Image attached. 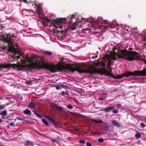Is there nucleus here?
I'll list each match as a JSON object with an SVG mask.
<instances>
[{
  "label": "nucleus",
  "mask_w": 146,
  "mask_h": 146,
  "mask_svg": "<svg viewBox=\"0 0 146 146\" xmlns=\"http://www.w3.org/2000/svg\"><path fill=\"white\" fill-rule=\"evenodd\" d=\"M9 124L11 126H14V127H15L14 121L11 122L9 123Z\"/></svg>",
  "instance_id": "obj_37"
},
{
  "label": "nucleus",
  "mask_w": 146,
  "mask_h": 146,
  "mask_svg": "<svg viewBox=\"0 0 146 146\" xmlns=\"http://www.w3.org/2000/svg\"><path fill=\"white\" fill-rule=\"evenodd\" d=\"M17 120H24V119H23L21 118H17Z\"/></svg>",
  "instance_id": "obj_44"
},
{
  "label": "nucleus",
  "mask_w": 146,
  "mask_h": 146,
  "mask_svg": "<svg viewBox=\"0 0 146 146\" xmlns=\"http://www.w3.org/2000/svg\"><path fill=\"white\" fill-rule=\"evenodd\" d=\"M5 63L1 64H0V68H5Z\"/></svg>",
  "instance_id": "obj_32"
},
{
  "label": "nucleus",
  "mask_w": 146,
  "mask_h": 146,
  "mask_svg": "<svg viewBox=\"0 0 146 146\" xmlns=\"http://www.w3.org/2000/svg\"><path fill=\"white\" fill-rule=\"evenodd\" d=\"M65 94V92L64 91H62L61 92V95H64Z\"/></svg>",
  "instance_id": "obj_45"
},
{
  "label": "nucleus",
  "mask_w": 146,
  "mask_h": 146,
  "mask_svg": "<svg viewBox=\"0 0 146 146\" xmlns=\"http://www.w3.org/2000/svg\"><path fill=\"white\" fill-rule=\"evenodd\" d=\"M11 67L20 71L26 70L29 72H32L33 69L39 68L48 70L52 73L55 72L57 70L62 71L63 69H67L72 72L76 71L82 74L87 73V66L84 65L80 66L76 64L72 65L68 64L67 65L58 64L56 65L48 63H45L43 59H41L38 63L31 64L27 66L23 65L20 63L18 64L5 63V68H10Z\"/></svg>",
  "instance_id": "obj_1"
},
{
  "label": "nucleus",
  "mask_w": 146,
  "mask_h": 146,
  "mask_svg": "<svg viewBox=\"0 0 146 146\" xmlns=\"http://www.w3.org/2000/svg\"><path fill=\"white\" fill-rule=\"evenodd\" d=\"M140 125L141 127H142V128H144L145 126V125L143 123H141Z\"/></svg>",
  "instance_id": "obj_35"
},
{
  "label": "nucleus",
  "mask_w": 146,
  "mask_h": 146,
  "mask_svg": "<svg viewBox=\"0 0 146 146\" xmlns=\"http://www.w3.org/2000/svg\"><path fill=\"white\" fill-rule=\"evenodd\" d=\"M50 105L52 108L55 109L58 111H62L63 110V108L62 107L58 106L54 102H51Z\"/></svg>",
  "instance_id": "obj_7"
},
{
  "label": "nucleus",
  "mask_w": 146,
  "mask_h": 146,
  "mask_svg": "<svg viewBox=\"0 0 146 146\" xmlns=\"http://www.w3.org/2000/svg\"><path fill=\"white\" fill-rule=\"evenodd\" d=\"M145 63L146 64V62H145ZM119 76L120 79L124 76L127 78L130 76H146V69H145L142 70H135L132 72L127 71L119 75Z\"/></svg>",
  "instance_id": "obj_4"
},
{
  "label": "nucleus",
  "mask_w": 146,
  "mask_h": 146,
  "mask_svg": "<svg viewBox=\"0 0 146 146\" xmlns=\"http://www.w3.org/2000/svg\"><path fill=\"white\" fill-rule=\"evenodd\" d=\"M60 86H61V88H65V89H67V88H68V87L66 85H60Z\"/></svg>",
  "instance_id": "obj_34"
},
{
  "label": "nucleus",
  "mask_w": 146,
  "mask_h": 146,
  "mask_svg": "<svg viewBox=\"0 0 146 146\" xmlns=\"http://www.w3.org/2000/svg\"><path fill=\"white\" fill-rule=\"evenodd\" d=\"M101 65L102 67H104L106 66V64L104 62L101 63Z\"/></svg>",
  "instance_id": "obj_38"
},
{
  "label": "nucleus",
  "mask_w": 146,
  "mask_h": 146,
  "mask_svg": "<svg viewBox=\"0 0 146 146\" xmlns=\"http://www.w3.org/2000/svg\"><path fill=\"white\" fill-rule=\"evenodd\" d=\"M42 120L43 123L46 125L47 126L49 125L48 123L45 119H42Z\"/></svg>",
  "instance_id": "obj_24"
},
{
  "label": "nucleus",
  "mask_w": 146,
  "mask_h": 146,
  "mask_svg": "<svg viewBox=\"0 0 146 146\" xmlns=\"http://www.w3.org/2000/svg\"><path fill=\"white\" fill-rule=\"evenodd\" d=\"M67 108L70 109H72L73 108L72 106L70 104H69L67 106Z\"/></svg>",
  "instance_id": "obj_29"
},
{
  "label": "nucleus",
  "mask_w": 146,
  "mask_h": 146,
  "mask_svg": "<svg viewBox=\"0 0 146 146\" xmlns=\"http://www.w3.org/2000/svg\"><path fill=\"white\" fill-rule=\"evenodd\" d=\"M101 61H99L97 62H96L95 64V65L96 66H98L101 63Z\"/></svg>",
  "instance_id": "obj_40"
},
{
  "label": "nucleus",
  "mask_w": 146,
  "mask_h": 146,
  "mask_svg": "<svg viewBox=\"0 0 146 146\" xmlns=\"http://www.w3.org/2000/svg\"><path fill=\"white\" fill-rule=\"evenodd\" d=\"M143 40L145 41H146V37L145 36L143 37Z\"/></svg>",
  "instance_id": "obj_50"
},
{
  "label": "nucleus",
  "mask_w": 146,
  "mask_h": 146,
  "mask_svg": "<svg viewBox=\"0 0 146 146\" xmlns=\"http://www.w3.org/2000/svg\"><path fill=\"white\" fill-rule=\"evenodd\" d=\"M33 112L37 117L39 118H41L42 117V116L39 114L38 113L35 111H33Z\"/></svg>",
  "instance_id": "obj_22"
},
{
  "label": "nucleus",
  "mask_w": 146,
  "mask_h": 146,
  "mask_svg": "<svg viewBox=\"0 0 146 146\" xmlns=\"http://www.w3.org/2000/svg\"><path fill=\"white\" fill-rule=\"evenodd\" d=\"M115 105H111L110 106H107L106 108L103 109L102 110L106 112H109L115 108Z\"/></svg>",
  "instance_id": "obj_9"
},
{
  "label": "nucleus",
  "mask_w": 146,
  "mask_h": 146,
  "mask_svg": "<svg viewBox=\"0 0 146 146\" xmlns=\"http://www.w3.org/2000/svg\"><path fill=\"white\" fill-rule=\"evenodd\" d=\"M141 136L140 133L139 132H138L137 133L135 134V137L137 139L140 138L141 137Z\"/></svg>",
  "instance_id": "obj_25"
},
{
  "label": "nucleus",
  "mask_w": 146,
  "mask_h": 146,
  "mask_svg": "<svg viewBox=\"0 0 146 146\" xmlns=\"http://www.w3.org/2000/svg\"><path fill=\"white\" fill-rule=\"evenodd\" d=\"M120 78L119 76V75H117L116 77L115 78L116 79H120V78Z\"/></svg>",
  "instance_id": "obj_49"
},
{
  "label": "nucleus",
  "mask_w": 146,
  "mask_h": 146,
  "mask_svg": "<svg viewBox=\"0 0 146 146\" xmlns=\"http://www.w3.org/2000/svg\"><path fill=\"white\" fill-rule=\"evenodd\" d=\"M14 120V122L15 126L18 125L20 124V122H19L18 120H17L16 119H15Z\"/></svg>",
  "instance_id": "obj_23"
},
{
  "label": "nucleus",
  "mask_w": 146,
  "mask_h": 146,
  "mask_svg": "<svg viewBox=\"0 0 146 146\" xmlns=\"http://www.w3.org/2000/svg\"><path fill=\"white\" fill-rule=\"evenodd\" d=\"M86 145L87 146H92V145L91 143H89L88 142H87L86 143Z\"/></svg>",
  "instance_id": "obj_42"
},
{
  "label": "nucleus",
  "mask_w": 146,
  "mask_h": 146,
  "mask_svg": "<svg viewBox=\"0 0 146 146\" xmlns=\"http://www.w3.org/2000/svg\"><path fill=\"white\" fill-rule=\"evenodd\" d=\"M75 15H71V17H68V18L69 19L70 21H71L73 19H74L75 18Z\"/></svg>",
  "instance_id": "obj_28"
},
{
  "label": "nucleus",
  "mask_w": 146,
  "mask_h": 146,
  "mask_svg": "<svg viewBox=\"0 0 146 146\" xmlns=\"http://www.w3.org/2000/svg\"><path fill=\"white\" fill-rule=\"evenodd\" d=\"M112 123L114 126H115L116 127H120L119 123L116 120H113L112 121Z\"/></svg>",
  "instance_id": "obj_12"
},
{
  "label": "nucleus",
  "mask_w": 146,
  "mask_h": 146,
  "mask_svg": "<svg viewBox=\"0 0 146 146\" xmlns=\"http://www.w3.org/2000/svg\"><path fill=\"white\" fill-rule=\"evenodd\" d=\"M30 3V2H29L28 1V4H28V5H29V3Z\"/></svg>",
  "instance_id": "obj_55"
},
{
  "label": "nucleus",
  "mask_w": 146,
  "mask_h": 146,
  "mask_svg": "<svg viewBox=\"0 0 146 146\" xmlns=\"http://www.w3.org/2000/svg\"><path fill=\"white\" fill-rule=\"evenodd\" d=\"M116 57L112 56L111 57V59H113V60H115L117 59V58Z\"/></svg>",
  "instance_id": "obj_41"
},
{
  "label": "nucleus",
  "mask_w": 146,
  "mask_h": 146,
  "mask_svg": "<svg viewBox=\"0 0 146 146\" xmlns=\"http://www.w3.org/2000/svg\"><path fill=\"white\" fill-rule=\"evenodd\" d=\"M2 122L1 119H0V123Z\"/></svg>",
  "instance_id": "obj_53"
},
{
  "label": "nucleus",
  "mask_w": 146,
  "mask_h": 146,
  "mask_svg": "<svg viewBox=\"0 0 146 146\" xmlns=\"http://www.w3.org/2000/svg\"><path fill=\"white\" fill-rule=\"evenodd\" d=\"M91 121H92L93 122H94L95 123H103V121L102 120H96L95 119H90Z\"/></svg>",
  "instance_id": "obj_15"
},
{
  "label": "nucleus",
  "mask_w": 146,
  "mask_h": 146,
  "mask_svg": "<svg viewBox=\"0 0 146 146\" xmlns=\"http://www.w3.org/2000/svg\"><path fill=\"white\" fill-rule=\"evenodd\" d=\"M50 105L52 108L55 109L58 111H62L63 110V108L62 107L58 106L54 102H51Z\"/></svg>",
  "instance_id": "obj_8"
},
{
  "label": "nucleus",
  "mask_w": 146,
  "mask_h": 146,
  "mask_svg": "<svg viewBox=\"0 0 146 146\" xmlns=\"http://www.w3.org/2000/svg\"><path fill=\"white\" fill-rule=\"evenodd\" d=\"M119 111L118 110L115 109L112 111L113 113H117Z\"/></svg>",
  "instance_id": "obj_30"
},
{
  "label": "nucleus",
  "mask_w": 146,
  "mask_h": 146,
  "mask_svg": "<svg viewBox=\"0 0 146 146\" xmlns=\"http://www.w3.org/2000/svg\"><path fill=\"white\" fill-rule=\"evenodd\" d=\"M66 19L65 18H58L55 20H52L51 23L52 24L53 26L57 29L59 28L62 29V23H66Z\"/></svg>",
  "instance_id": "obj_5"
},
{
  "label": "nucleus",
  "mask_w": 146,
  "mask_h": 146,
  "mask_svg": "<svg viewBox=\"0 0 146 146\" xmlns=\"http://www.w3.org/2000/svg\"><path fill=\"white\" fill-rule=\"evenodd\" d=\"M25 145L27 146H28L29 145L33 146L34 144L33 142H30L29 141H26V142H25Z\"/></svg>",
  "instance_id": "obj_13"
},
{
  "label": "nucleus",
  "mask_w": 146,
  "mask_h": 146,
  "mask_svg": "<svg viewBox=\"0 0 146 146\" xmlns=\"http://www.w3.org/2000/svg\"><path fill=\"white\" fill-rule=\"evenodd\" d=\"M53 32L55 33H63V31L62 30L60 31L58 29L54 30L53 31Z\"/></svg>",
  "instance_id": "obj_26"
},
{
  "label": "nucleus",
  "mask_w": 146,
  "mask_h": 146,
  "mask_svg": "<svg viewBox=\"0 0 146 146\" xmlns=\"http://www.w3.org/2000/svg\"><path fill=\"white\" fill-rule=\"evenodd\" d=\"M112 71V68L111 67H109L108 70V71L106 72V74L107 75L109 76H112V74L111 73Z\"/></svg>",
  "instance_id": "obj_14"
},
{
  "label": "nucleus",
  "mask_w": 146,
  "mask_h": 146,
  "mask_svg": "<svg viewBox=\"0 0 146 146\" xmlns=\"http://www.w3.org/2000/svg\"><path fill=\"white\" fill-rule=\"evenodd\" d=\"M95 23H100L102 24H105L106 25H102V27H103V28L105 29L108 28H113L112 26V24L111 23H108L107 21H101L100 20H98V19H97L95 21Z\"/></svg>",
  "instance_id": "obj_6"
},
{
  "label": "nucleus",
  "mask_w": 146,
  "mask_h": 146,
  "mask_svg": "<svg viewBox=\"0 0 146 146\" xmlns=\"http://www.w3.org/2000/svg\"><path fill=\"white\" fill-rule=\"evenodd\" d=\"M35 104L32 102H30L29 104L27 106L32 108H35Z\"/></svg>",
  "instance_id": "obj_17"
},
{
  "label": "nucleus",
  "mask_w": 146,
  "mask_h": 146,
  "mask_svg": "<svg viewBox=\"0 0 146 146\" xmlns=\"http://www.w3.org/2000/svg\"><path fill=\"white\" fill-rule=\"evenodd\" d=\"M61 86H60V85L56 87V88L57 90H58L60 88Z\"/></svg>",
  "instance_id": "obj_43"
},
{
  "label": "nucleus",
  "mask_w": 146,
  "mask_h": 146,
  "mask_svg": "<svg viewBox=\"0 0 146 146\" xmlns=\"http://www.w3.org/2000/svg\"><path fill=\"white\" fill-rule=\"evenodd\" d=\"M132 88L131 86H129V88Z\"/></svg>",
  "instance_id": "obj_54"
},
{
  "label": "nucleus",
  "mask_w": 146,
  "mask_h": 146,
  "mask_svg": "<svg viewBox=\"0 0 146 146\" xmlns=\"http://www.w3.org/2000/svg\"><path fill=\"white\" fill-rule=\"evenodd\" d=\"M77 25L75 23L73 24L71 26V29L72 30H74L76 29V28H77Z\"/></svg>",
  "instance_id": "obj_18"
},
{
  "label": "nucleus",
  "mask_w": 146,
  "mask_h": 146,
  "mask_svg": "<svg viewBox=\"0 0 146 146\" xmlns=\"http://www.w3.org/2000/svg\"><path fill=\"white\" fill-rule=\"evenodd\" d=\"M26 0L27 1V0Z\"/></svg>",
  "instance_id": "obj_58"
},
{
  "label": "nucleus",
  "mask_w": 146,
  "mask_h": 146,
  "mask_svg": "<svg viewBox=\"0 0 146 146\" xmlns=\"http://www.w3.org/2000/svg\"><path fill=\"white\" fill-rule=\"evenodd\" d=\"M104 139L103 138H100L98 139V141L100 143L103 142L104 141Z\"/></svg>",
  "instance_id": "obj_31"
},
{
  "label": "nucleus",
  "mask_w": 146,
  "mask_h": 146,
  "mask_svg": "<svg viewBox=\"0 0 146 146\" xmlns=\"http://www.w3.org/2000/svg\"><path fill=\"white\" fill-rule=\"evenodd\" d=\"M53 141L55 142H56L57 141V140L56 139L54 140Z\"/></svg>",
  "instance_id": "obj_52"
},
{
  "label": "nucleus",
  "mask_w": 146,
  "mask_h": 146,
  "mask_svg": "<svg viewBox=\"0 0 146 146\" xmlns=\"http://www.w3.org/2000/svg\"><path fill=\"white\" fill-rule=\"evenodd\" d=\"M43 20L44 21H45L48 23H49L50 22V20L48 19L47 17H45L43 18Z\"/></svg>",
  "instance_id": "obj_27"
},
{
  "label": "nucleus",
  "mask_w": 146,
  "mask_h": 146,
  "mask_svg": "<svg viewBox=\"0 0 146 146\" xmlns=\"http://www.w3.org/2000/svg\"><path fill=\"white\" fill-rule=\"evenodd\" d=\"M108 62L107 64V66L110 67L111 65V63L113 62H112V59H110V58H108Z\"/></svg>",
  "instance_id": "obj_19"
},
{
  "label": "nucleus",
  "mask_w": 146,
  "mask_h": 146,
  "mask_svg": "<svg viewBox=\"0 0 146 146\" xmlns=\"http://www.w3.org/2000/svg\"><path fill=\"white\" fill-rule=\"evenodd\" d=\"M44 116L45 118H47L48 120L51 121V122L53 123L54 124H55L58 123V122L54 120V119L51 116L48 115H45Z\"/></svg>",
  "instance_id": "obj_10"
},
{
  "label": "nucleus",
  "mask_w": 146,
  "mask_h": 146,
  "mask_svg": "<svg viewBox=\"0 0 146 146\" xmlns=\"http://www.w3.org/2000/svg\"><path fill=\"white\" fill-rule=\"evenodd\" d=\"M79 142L80 143L84 144L85 143V141L84 140H80L79 141Z\"/></svg>",
  "instance_id": "obj_36"
},
{
  "label": "nucleus",
  "mask_w": 146,
  "mask_h": 146,
  "mask_svg": "<svg viewBox=\"0 0 146 146\" xmlns=\"http://www.w3.org/2000/svg\"><path fill=\"white\" fill-rule=\"evenodd\" d=\"M23 113L27 115H30L31 114V112L29 110L27 109L24 111Z\"/></svg>",
  "instance_id": "obj_16"
},
{
  "label": "nucleus",
  "mask_w": 146,
  "mask_h": 146,
  "mask_svg": "<svg viewBox=\"0 0 146 146\" xmlns=\"http://www.w3.org/2000/svg\"><path fill=\"white\" fill-rule=\"evenodd\" d=\"M5 105L4 104H3L2 105H0V109H4L5 108Z\"/></svg>",
  "instance_id": "obj_33"
},
{
  "label": "nucleus",
  "mask_w": 146,
  "mask_h": 146,
  "mask_svg": "<svg viewBox=\"0 0 146 146\" xmlns=\"http://www.w3.org/2000/svg\"><path fill=\"white\" fill-rule=\"evenodd\" d=\"M129 50H131V51H132V50H133V49L132 48H129Z\"/></svg>",
  "instance_id": "obj_51"
},
{
  "label": "nucleus",
  "mask_w": 146,
  "mask_h": 146,
  "mask_svg": "<svg viewBox=\"0 0 146 146\" xmlns=\"http://www.w3.org/2000/svg\"><path fill=\"white\" fill-rule=\"evenodd\" d=\"M104 130L106 131H108V127H105L104 128Z\"/></svg>",
  "instance_id": "obj_48"
},
{
  "label": "nucleus",
  "mask_w": 146,
  "mask_h": 146,
  "mask_svg": "<svg viewBox=\"0 0 146 146\" xmlns=\"http://www.w3.org/2000/svg\"><path fill=\"white\" fill-rule=\"evenodd\" d=\"M25 83L27 84H31L32 82L31 81H29L26 82Z\"/></svg>",
  "instance_id": "obj_39"
},
{
  "label": "nucleus",
  "mask_w": 146,
  "mask_h": 146,
  "mask_svg": "<svg viewBox=\"0 0 146 146\" xmlns=\"http://www.w3.org/2000/svg\"><path fill=\"white\" fill-rule=\"evenodd\" d=\"M43 52L45 54L49 56H51L52 54V53L51 52L48 51H43Z\"/></svg>",
  "instance_id": "obj_21"
},
{
  "label": "nucleus",
  "mask_w": 146,
  "mask_h": 146,
  "mask_svg": "<svg viewBox=\"0 0 146 146\" xmlns=\"http://www.w3.org/2000/svg\"><path fill=\"white\" fill-rule=\"evenodd\" d=\"M98 57V56L96 55V56H92V58L94 59V58H97V57Z\"/></svg>",
  "instance_id": "obj_47"
},
{
  "label": "nucleus",
  "mask_w": 146,
  "mask_h": 146,
  "mask_svg": "<svg viewBox=\"0 0 146 146\" xmlns=\"http://www.w3.org/2000/svg\"><path fill=\"white\" fill-rule=\"evenodd\" d=\"M11 99V98L7 97L6 98V99L4 100V102L5 103V104H4L5 106H6L7 105H8L12 103V102H11V101L10 100Z\"/></svg>",
  "instance_id": "obj_11"
},
{
  "label": "nucleus",
  "mask_w": 146,
  "mask_h": 146,
  "mask_svg": "<svg viewBox=\"0 0 146 146\" xmlns=\"http://www.w3.org/2000/svg\"><path fill=\"white\" fill-rule=\"evenodd\" d=\"M116 48H115L113 53L112 56L117 57L119 58H123L131 61L133 60H137L139 58V54L136 51H129L126 49L124 50L121 49L120 50H117V53L115 52Z\"/></svg>",
  "instance_id": "obj_2"
},
{
  "label": "nucleus",
  "mask_w": 146,
  "mask_h": 146,
  "mask_svg": "<svg viewBox=\"0 0 146 146\" xmlns=\"http://www.w3.org/2000/svg\"><path fill=\"white\" fill-rule=\"evenodd\" d=\"M22 1L25 3L26 4H28V1H27L26 0H22Z\"/></svg>",
  "instance_id": "obj_46"
},
{
  "label": "nucleus",
  "mask_w": 146,
  "mask_h": 146,
  "mask_svg": "<svg viewBox=\"0 0 146 146\" xmlns=\"http://www.w3.org/2000/svg\"><path fill=\"white\" fill-rule=\"evenodd\" d=\"M145 59H144V61H145Z\"/></svg>",
  "instance_id": "obj_56"
},
{
  "label": "nucleus",
  "mask_w": 146,
  "mask_h": 146,
  "mask_svg": "<svg viewBox=\"0 0 146 146\" xmlns=\"http://www.w3.org/2000/svg\"><path fill=\"white\" fill-rule=\"evenodd\" d=\"M14 35L11 36L10 35H8L6 38L5 37L4 38V41L7 43L9 46V48L6 46H3L1 47L2 49L3 50H7L9 52H12L15 51V54L12 56V58L13 60H16L19 59L20 56L18 54L16 51L15 50V48H14L12 44V40H13L12 38L14 37Z\"/></svg>",
  "instance_id": "obj_3"
},
{
  "label": "nucleus",
  "mask_w": 146,
  "mask_h": 146,
  "mask_svg": "<svg viewBox=\"0 0 146 146\" xmlns=\"http://www.w3.org/2000/svg\"><path fill=\"white\" fill-rule=\"evenodd\" d=\"M127 31H128V29H127Z\"/></svg>",
  "instance_id": "obj_57"
},
{
  "label": "nucleus",
  "mask_w": 146,
  "mask_h": 146,
  "mask_svg": "<svg viewBox=\"0 0 146 146\" xmlns=\"http://www.w3.org/2000/svg\"><path fill=\"white\" fill-rule=\"evenodd\" d=\"M7 114V111L6 110H5L2 111L0 115L2 116L6 115Z\"/></svg>",
  "instance_id": "obj_20"
}]
</instances>
